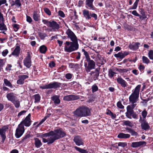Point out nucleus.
Wrapping results in <instances>:
<instances>
[{
	"label": "nucleus",
	"mask_w": 153,
	"mask_h": 153,
	"mask_svg": "<svg viewBox=\"0 0 153 153\" xmlns=\"http://www.w3.org/2000/svg\"><path fill=\"white\" fill-rule=\"evenodd\" d=\"M65 135V133L60 129H56L42 135L41 137H47L49 143L51 144L56 140L64 137Z\"/></svg>",
	"instance_id": "1"
},
{
	"label": "nucleus",
	"mask_w": 153,
	"mask_h": 153,
	"mask_svg": "<svg viewBox=\"0 0 153 153\" xmlns=\"http://www.w3.org/2000/svg\"><path fill=\"white\" fill-rule=\"evenodd\" d=\"M141 87V85H138L135 88L134 91L129 96V101L132 103V105L137 104L136 103L139 100V92Z\"/></svg>",
	"instance_id": "2"
},
{
	"label": "nucleus",
	"mask_w": 153,
	"mask_h": 153,
	"mask_svg": "<svg viewBox=\"0 0 153 153\" xmlns=\"http://www.w3.org/2000/svg\"><path fill=\"white\" fill-rule=\"evenodd\" d=\"M65 44L66 45L64 47V50L67 52H71L77 50L79 48L78 43L66 41Z\"/></svg>",
	"instance_id": "3"
},
{
	"label": "nucleus",
	"mask_w": 153,
	"mask_h": 153,
	"mask_svg": "<svg viewBox=\"0 0 153 153\" xmlns=\"http://www.w3.org/2000/svg\"><path fill=\"white\" fill-rule=\"evenodd\" d=\"M6 97L8 100L12 102L16 108L19 107L20 102L17 99L16 94L10 92L7 94Z\"/></svg>",
	"instance_id": "4"
},
{
	"label": "nucleus",
	"mask_w": 153,
	"mask_h": 153,
	"mask_svg": "<svg viewBox=\"0 0 153 153\" xmlns=\"http://www.w3.org/2000/svg\"><path fill=\"white\" fill-rule=\"evenodd\" d=\"M62 84L58 82H54L49 84L40 86V88L42 89H56L60 87Z\"/></svg>",
	"instance_id": "5"
},
{
	"label": "nucleus",
	"mask_w": 153,
	"mask_h": 153,
	"mask_svg": "<svg viewBox=\"0 0 153 153\" xmlns=\"http://www.w3.org/2000/svg\"><path fill=\"white\" fill-rule=\"evenodd\" d=\"M9 126L8 125L3 126L0 128V135L1 138V143H3L6 138V132L8 129Z\"/></svg>",
	"instance_id": "6"
},
{
	"label": "nucleus",
	"mask_w": 153,
	"mask_h": 153,
	"mask_svg": "<svg viewBox=\"0 0 153 153\" xmlns=\"http://www.w3.org/2000/svg\"><path fill=\"white\" fill-rule=\"evenodd\" d=\"M25 130L24 126L19 124L16 130L15 134L16 137L18 138L20 137L24 133Z\"/></svg>",
	"instance_id": "7"
},
{
	"label": "nucleus",
	"mask_w": 153,
	"mask_h": 153,
	"mask_svg": "<svg viewBox=\"0 0 153 153\" xmlns=\"http://www.w3.org/2000/svg\"><path fill=\"white\" fill-rule=\"evenodd\" d=\"M88 62V65H87V64L86 63L85 65V70L88 72H89L90 71L95 68V62L92 60H91L90 59L88 60H86Z\"/></svg>",
	"instance_id": "8"
},
{
	"label": "nucleus",
	"mask_w": 153,
	"mask_h": 153,
	"mask_svg": "<svg viewBox=\"0 0 153 153\" xmlns=\"http://www.w3.org/2000/svg\"><path fill=\"white\" fill-rule=\"evenodd\" d=\"M66 33L68 35V38L71 39L72 42L78 43L76 36L71 30L70 29L67 30L66 31Z\"/></svg>",
	"instance_id": "9"
},
{
	"label": "nucleus",
	"mask_w": 153,
	"mask_h": 153,
	"mask_svg": "<svg viewBox=\"0 0 153 153\" xmlns=\"http://www.w3.org/2000/svg\"><path fill=\"white\" fill-rule=\"evenodd\" d=\"M31 115L30 114H29L25 118V119L22 120L19 124H21L22 126L24 125L26 126H29L31 124V121L30 119Z\"/></svg>",
	"instance_id": "10"
},
{
	"label": "nucleus",
	"mask_w": 153,
	"mask_h": 153,
	"mask_svg": "<svg viewBox=\"0 0 153 153\" xmlns=\"http://www.w3.org/2000/svg\"><path fill=\"white\" fill-rule=\"evenodd\" d=\"M137 104H133L128 105L127 107V112L126 113V116L128 118L129 116L132 115L134 113L133 109L137 105Z\"/></svg>",
	"instance_id": "11"
},
{
	"label": "nucleus",
	"mask_w": 153,
	"mask_h": 153,
	"mask_svg": "<svg viewBox=\"0 0 153 153\" xmlns=\"http://www.w3.org/2000/svg\"><path fill=\"white\" fill-rule=\"evenodd\" d=\"M139 121L141 123V126L142 129L144 130H146L149 128L150 126L148 123L144 119H143L140 117Z\"/></svg>",
	"instance_id": "12"
},
{
	"label": "nucleus",
	"mask_w": 153,
	"mask_h": 153,
	"mask_svg": "<svg viewBox=\"0 0 153 153\" xmlns=\"http://www.w3.org/2000/svg\"><path fill=\"white\" fill-rule=\"evenodd\" d=\"M24 64L27 68H29L31 65V62L30 54H28L27 56L24 60Z\"/></svg>",
	"instance_id": "13"
},
{
	"label": "nucleus",
	"mask_w": 153,
	"mask_h": 153,
	"mask_svg": "<svg viewBox=\"0 0 153 153\" xmlns=\"http://www.w3.org/2000/svg\"><path fill=\"white\" fill-rule=\"evenodd\" d=\"M28 78L27 75H20L18 76V80L17 83L18 84L22 85L24 83L25 80Z\"/></svg>",
	"instance_id": "14"
},
{
	"label": "nucleus",
	"mask_w": 153,
	"mask_h": 153,
	"mask_svg": "<svg viewBox=\"0 0 153 153\" xmlns=\"http://www.w3.org/2000/svg\"><path fill=\"white\" fill-rule=\"evenodd\" d=\"M94 1V0H86V7L90 10H95V7L93 4V2Z\"/></svg>",
	"instance_id": "15"
},
{
	"label": "nucleus",
	"mask_w": 153,
	"mask_h": 153,
	"mask_svg": "<svg viewBox=\"0 0 153 153\" xmlns=\"http://www.w3.org/2000/svg\"><path fill=\"white\" fill-rule=\"evenodd\" d=\"M79 98V97L78 96L74 95H71L64 96L63 97V100L66 101H71L76 100Z\"/></svg>",
	"instance_id": "16"
},
{
	"label": "nucleus",
	"mask_w": 153,
	"mask_h": 153,
	"mask_svg": "<svg viewBox=\"0 0 153 153\" xmlns=\"http://www.w3.org/2000/svg\"><path fill=\"white\" fill-rule=\"evenodd\" d=\"M82 109L83 114L82 117L89 116L90 115V111L88 108L85 106H82Z\"/></svg>",
	"instance_id": "17"
},
{
	"label": "nucleus",
	"mask_w": 153,
	"mask_h": 153,
	"mask_svg": "<svg viewBox=\"0 0 153 153\" xmlns=\"http://www.w3.org/2000/svg\"><path fill=\"white\" fill-rule=\"evenodd\" d=\"M48 27H51L52 29L55 30L59 28V25L54 21H51Z\"/></svg>",
	"instance_id": "18"
},
{
	"label": "nucleus",
	"mask_w": 153,
	"mask_h": 153,
	"mask_svg": "<svg viewBox=\"0 0 153 153\" xmlns=\"http://www.w3.org/2000/svg\"><path fill=\"white\" fill-rule=\"evenodd\" d=\"M74 141L76 143V145L78 146L83 145L84 144L83 140L79 136L75 137L74 139Z\"/></svg>",
	"instance_id": "19"
},
{
	"label": "nucleus",
	"mask_w": 153,
	"mask_h": 153,
	"mask_svg": "<svg viewBox=\"0 0 153 153\" xmlns=\"http://www.w3.org/2000/svg\"><path fill=\"white\" fill-rule=\"evenodd\" d=\"M146 144V143L144 141L136 142L132 143L131 146L133 148H137L144 145H145Z\"/></svg>",
	"instance_id": "20"
},
{
	"label": "nucleus",
	"mask_w": 153,
	"mask_h": 153,
	"mask_svg": "<svg viewBox=\"0 0 153 153\" xmlns=\"http://www.w3.org/2000/svg\"><path fill=\"white\" fill-rule=\"evenodd\" d=\"M125 130H124L125 132L130 133L132 136H137L138 135L137 132L134 131L132 129L128 127H126L125 128Z\"/></svg>",
	"instance_id": "21"
},
{
	"label": "nucleus",
	"mask_w": 153,
	"mask_h": 153,
	"mask_svg": "<svg viewBox=\"0 0 153 153\" xmlns=\"http://www.w3.org/2000/svg\"><path fill=\"white\" fill-rule=\"evenodd\" d=\"M59 96L58 95H54L52 96L51 99L53 101L55 105L59 104L60 102V100L59 99Z\"/></svg>",
	"instance_id": "22"
},
{
	"label": "nucleus",
	"mask_w": 153,
	"mask_h": 153,
	"mask_svg": "<svg viewBox=\"0 0 153 153\" xmlns=\"http://www.w3.org/2000/svg\"><path fill=\"white\" fill-rule=\"evenodd\" d=\"M117 80V82L120 84L122 87H125L127 86V83L120 77H118Z\"/></svg>",
	"instance_id": "23"
},
{
	"label": "nucleus",
	"mask_w": 153,
	"mask_h": 153,
	"mask_svg": "<svg viewBox=\"0 0 153 153\" xmlns=\"http://www.w3.org/2000/svg\"><path fill=\"white\" fill-rule=\"evenodd\" d=\"M82 13L84 16L85 18L88 19H89L91 18V13H89L88 10H84L82 11Z\"/></svg>",
	"instance_id": "24"
},
{
	"label": "nucleus",
	"mask_w": 153,
	"mask_h": 153,
	"mask_svg": "<svg viewBox=\"0 0 153 153\" xmlns=\"http://www.w3.org/2000/svg\"><path fill=\"white\" fill-rule=\"evenodd\" d=\"M140 43L139 42H136L133 44H130L129 45L128 47L130 49L132 50H134L138 49Z\"/></svg>",
	"instance_id": "25"
},
{
	"label": "nucleus",
	"mask_w": 153,
	"mask_h": 153,
	"mask_svg": "<svg viewBox=\"0 0 153 153\" xmlns=\"http://www.w3.org/2000/svg\"><path fill=\"white\" fill-rule=\"evenodd\" d=\"M130 134L122 133H119L117 136L118 138L121 139H127L130 138Z\"/></svg>",
	"instance_id": "26"
},
{
	"label": "nucleus",
	"mask_w": 153,
	"mask_h": 153,
	"mask_svg": "<svg viewBox=\"0 0 153 153\" xmlns=\"http://www.w3.org/2000/svg\"><path fill=\"white\" fill-rule=\"evenodd\" d=\"M74 114L78 117H82V107L77 109L74 112Z\"/></svg>",
	"instance_id": "27"
},
{
	"label": "nucleus",
	"mask_w": 153,
	"mask_h": 153,
	"mask_svg": "<svg viewBox=\"0 0 153 153\" xmlns=\"http://www.w3.org/2000/svg\"><path fill=\"white\" fill-rule=\"evenodd\" d=\"M34 139L35 141L34 144L36 147L39 148L42 145L40 140L37 138L34 137Z\"/></svg>",
	"instance_id": "28"
},
{
	"label": "nucleus",
	"mask_w": 153,
	"mask_h": 153,
	"mask_svg": "<svg viewBox=\"0 0 153 153\" xmlns=\"http://www.w3.org/2000/svg\"><path fill=\"white\" fill-rule=\"evenodd\" d=\"M20 48L19 46H16L14 50L12 52L11 54L18 56L20 53Z\"/></svg>",
	"instance_id": "29"
},
{
	"label": "nucleus",
	"mask_w": 153,
	"mask_h": 153,
	"mask_svg": "<svg viewBox=\"0 0 153 153\" xmlns=\"http://www.w3.org/2000/svg\"><path fill=\"white\" fill-rule=\"evenodd\" d=\"M40 15L36 11H34L33 15V18L36 21H38L39 19Z\"/></svg>",
	"instance_id": "30"
},
{
	"label": "nucleus",
	"mask_w": 153,
	"mask_h": 153,
	"mask_svg": "<svg viewBox=\"0 0 153 153\" xmlns=\"http://www.w3.org/2000/svg\"><path fill=\"white\" fill-rule=\"evenodd\" d=\"M4 21H0V30H6L7 28L6 25L4 23Z\"/></svg>",
	"instance_id": "31"
},
{
	"label": "nucleus",
	"mask_w": 153,
	"mask_h": 153,
	"mask_svg": "<svg viewBox=\"0 0 153 153\" xmlns=\"http://www.w3.org/2000/svg\"><path fill=\"white\" fill-rule=\"evenodd\" d=\"M47 50V48L45 45H42L39 48L40 52L42 53H45Z\"/></svg>",
	"instance_id": "32"
},
{
	"label": "nucleus",
	"mask_w": 153,
	"mask_h": 153,
	"mask_svg": "<svg viewBox=\"0 0 153 153\" xmlns=\"http://www.w3.org/2000/svg\"><path fill=\"white\" fill-rule=\"evenodd\" d=\"M139 1V0H136L135 2L134 3L133 5L131 7L129 8V10H135L136 9L137 7L138 3Z\"/></svg>",
	"instance_id": "33"
},
{
	"label": "nucleus",
	"mask_w": 153,
	"mask_h": 153,
	"mask_svg": "<svg viewBox=\"0 0 153 153\" xmlns=\"http://www.w3.org/2000/svg\"><path fill=\"white\" fill-rule=\"evenodd\" d=\"M4 83L5 84V85L8 87H9L10 88H12L13 85L7 79H4Z\"/></svg>",
	"instance_id": "34"
},
{
	"label": "nucleus",
	"mask_w": 153,
	"mask_h": 153,
	"mask_svg": "<svg viewBox=\"0 0 153 153\" xmlns=\"http://www.w3.org/2000/svg\"><path fill=\"white\" fill-rule=\"evenodd\" d=\"M114 56L116 58H119L121 59H122L124 58L123 53L122 52H119L117 54H115Z\"/></svg>",
	"instance_id": "35"
},
{
	"label": "nucleus",
	"mask_w": 153,
	"mask_h": 153,
	"mask_svg": "<svg viewBox=\"0 0 153 153\" xmlns=\"http://www.w3.org/2000/svg\"><path fill=\"white\" fill-rule=\"evenodd\" d=\"M74 148L77 151L81 153H88V152L86 150L82 149L76 146H75Z\"/></svg>",
	"instance_id": "36"
},
{
	"label": "nucleus",
	"mask_w": 153,
	"mask_h": 153,
	"mask_svg": "<svg viewBox=\"0 0 153 153\" xmlns=\"http://www.w3.org/2000/svg\"><path fill=\"white\" fill-rule=\"evenodd\" d=\"M34 97L35 98V103H36L40 101V97L39 94H35L34 95Z\"/></svg>",
	"instance_id": "37"
},
{
	"label": "nucleus",
	"mask_w": 153,
	"mask_h": 153,
	"mask_svg": "<svg viewBox=\"0 0 153 153\" xmlns=\"http://www.w3.org/2000/svg\"><path fill=\"white\" fill-rule=\"evenodd\" d=\"M82 51L84 53V54L85 56V57L86 59V60H88L90 59V58L88 54V53L85 51V50L84 49H82Z\"/></svg>",
	"instance_id": "38"
},
{
	"label": "nucleus",
	"mask_w": 153,
	"mask_h": 153,
	"mask_svg": "<svg viewBox=\"0 0 153 153\" xmlns=\"http://www.w3.org/2000/svg\"><path fill=\"white\" fill-rule=\"evenodd\" d=\"M123 122L124 125L128 126L130 127H132L133 125L129 121L123 120Z\"/></svg>",
	"instance_id": "39"
},
{
	"label": "nucleus",
	"mask_w": 153,
	"mask_h": 153,
	"mask_svg": "<svg viewBox=\"0 0 153 153\" xmlns=\"http://www.w3.org/2000/svg\"><path fill=\"white\" fill-rule=\"evenodd\" d=\"M16 5V7H19L21 6V4L20 2V0H16L15 1V3L11 5L13 6Z\"/></svg>",
	"instance_id": "40"
},
{
	"label": "nucleus",
	"mask_w": 153,
	"mask_h": 153,
	"mask_svg": "<svg viewBox=\"0 0 153 153\" xmlns=\"http://www.w3.org/2000/svg\"><path fill=\"white\" fill-rule=\"evenodd\" d=\"M115 74V73L113 71L112 69H110L109 70L108 75L109 77L110 78H112L114 76V74Z\"/></svg>",
	"instance_id": "41"
},
{
	"label": "nucleus",
	"mask_w": 153,
	"mask_h": 153,
	"mask_svg": "<svg viewBox=\"0 0 153 153\" xmlns=\"http://www.w3.org/2000/svg\"><path fill=\"white\" fill-rule=\"evenodd\" d=\"M142 60L143 62L146 64H147L150 62V61L149 59L147 57L145 56H143L142 57Z\"/></svg>",
	"instance_id": "42"
},
{
	"label": "nucleus",
	"mask_w": 153,
	"mask_h": 153,
	"mask_svg": "<svg viewBox=\"0 0 153 153\" xmlns=\"http://www.w3.org/2000/svg\"><path fill=\"white\" fill-rule=\"evenodd\" d=\"M12 65L11 64H7L5 68V71L6 72H9L11 70Z\"/></svg>",
	"instance_id": "43"
},
{
	"label": "nucleus",
	"mask_w": 153,
	"mask_h": 153,
	"mask_svg": "<svg viewBox=\"0 0 153 153\" xmlns=\"http://www.w3.org/2000/svg\"><path fill=\"white\" fill-rule=\"evenodd\" d=\"M92 91L93 93H94L97 91L98 90V87L95 84L93 85L91 87Z\"/></svg>",
	"instance_id": "44"
},
{
	"label": "nucleus",
	"mask_w": 153,
	"mask_h": 153,
	"mask_svg": "<svg viewBox=\"0 0 153 153\" xmlns=\"http://www.w3.org/2000/svg\"><path fill=\"white\" fill-rule=\"evenodd\" d=\"M148 56L149 58L153 60V51L150 50L148 52Z\"/></svg>",
	"instance_id": "45"
},
{
	"label": "nucleus",
	"mask_w": 153,
	"mask_h": 153,
	"mask_svg": "<svg viewBox=\"0 0 153 153\" xmlns=\"http://www.w3.org/2000/svg\"><path fill=\"white\" fill-rule=\"evenodd\" d=\"M39 35L41 39H43L47 36V35L45 33H39Z\"/></svg>",
	"instance_id": "46"
},
{
	"label": "nucleus",
	"mask_w": 153,
	"mask_h": 153,
	"mask_svg": "<svg viewBox=\"0 0 153 153\" xmlns=\"http://www.w3.org/2000/svg\"><path fill=\"white\" fill-rule=\"evenodd\" d=\"M117 106L118 108L120 109H123L124 108V106L122 105L121 102L120 101L117 102Z\"/></svg>",
	"instance_id": "47"
},
{
	"label": "nucleus",
	"mask_w": 153,
	"mask_h": 153,
	"mask_svg": "<svg viewBox=\"0 0 153 153\" xmlns=\"http://www.w3.org/2000/svg\"><path fill=\"white\" fill-rule=\"evenodd\" d=\"M44 10L45 12L48 15L50 16L51 14V12L50 10L47 8H44Z\"/></svg>",
	"instance_id": "48"
},
{
	"label": "nucleus",
	"mask_w": 153,
	"mask_h": 153,
	"mask_svg": "<svg viewBox=\"0 0 153 153\" xmlns=\"http://www.w3.org/2000/svg\"><path fill=\"white\" fill-rule=\"evenodd\" d=\"M147 114V112L145 110H143L141 113V115L143 117V119L145 118Z\"/></svg>",
	"instance_id": "49"
},
{
	"label": "nucleus",
	"mask_w": 153,
	"mask_h": 153,
	"mask_svg": "<svg viewBox=\"0 0 153 153\" xmlns=\"http://www.w3.org/2000/svg\"><path fill=\"white\" fill-rule=\"evenodd\" d=\"M72 74H70V73H68L67 74L65 75V77L66 79H71L72 77Z\"/></svg>",
	"instance_id": "50"
},
{
	"label": "nucleus",
	"mask_w": 153,
	"mask_h": 153,
	"mask_svg": "<svg viewBox=\"0 0 153 153\" xmlns=\"http://www.w3.org/2000/svg\"><path fill=\"white\" fill-rule=\"evenodd\" d=\"M8 53V51L7 49H5L3 51L2 53V55L4 56H6Z\"/></svg>",
	"instance_id": "51"
},
{
	"label": "nucleus",
	"mask_w": 153,
	"mask_h": 153,
	"mask_svg": "<svg viewBox=\"0 0 153 153\" xmlns=\"http://www.w3.org/2000/svg\"><path fill=\"white\" fill-rule=\"evenodd\" d=\"M132 14L136 16L140 17L141 16L139 15L135 10H134L132 12Z\"/></svg>",
	"instance_id": "52"
},
{
	"label": "nucleus",
	"mask_w": 153,
	"mask_h": 153,
	"mask_svg": "<svg viewBox=\"0 0 153 153\" xmlns=\"http://www.w3.org/2000/svg\"><path fill=\"white\" fill-rule=\"evenodd\" d=\"M145 67L143 65L140 64L138 67V69L141 72H142L144 69Z\"/></svg>",
	"instance_id": "53"
},
{
	"label": "nucleus",
	"mask_w": 153,
	"mask_h": 153,
	"mask_svg": "<svg viewBox=\"0 0 153 153\" xmlns=\"http://www.w3.org/2000/svg\"><path fill=\"white\" fill-rule=\"evenodd\" d=\"M126 143H125L120 142L118 143V146H121L123 147L126 146Z\"/></svg>",
	"instance_id": "54"
},
{
	"label": "nucleus",
	"mask_w": 153,
	"mask_h": 153,
	"mask_svg": "<svg viewBox=\"0 0 153 153\" xmlns=\"http://www.w3.org/2000/svg\"><path fill=\"white\" fill-rule=\"evenodd\" d=\"M42 21L44 24H46L48 27L51 21H48L46 20L43 19Z\"/></svg>",
	"instance_id": "55"
},
{
	"label": "nucleus",
	"mask_w": 153,
	"mask_h": 153,
	"mask_svg": "<svg viewBox=\"0 0 153 153\" xmlns=\"http://www.w3.org/2000/svg\"><path fill=\"white\" fill-rule=\"evenodd\" d=\"M59 15L62 17H64L65 16V15L64 13L61 10H59L58 12Z\"/></svg>",
	"instance_id": "56"
},
{
	"label": "nucleus",
	"mask_w": 153,
	"mask_h": 153,
	"mask_svg": "<svg viewBox=\"0 0 153 153\" xmlns=\"http://www.w3.org/2000/svg\"><path fill=\"white\" fill-rule=\"evenodd\" d=\"M5 64L4 61L3 59H0V66L2 67Z\"/></svg>",
	"instance_id": "57"
},
{
	"label": "nucleus",
	"mask_w": 153,
	"mask_h": 153,
	"mask_svg": "<svg viewBox=\"0 0 153 153\" xmlns=\"http://www.w3.org/2000/svg\"><path fill=\"white\" fill-rule=\"evenodd\" d=\"M27 21L29 23H31L32 21V19L29 16H27Z\"/></svg>",
	"instance_id": "58"
},
{
	"label": "nucleus",
	"mask_w": 153,
	"mask_h": 153,
	"mask_svg": "<svg viewBox=\"0 0 153 153\" xmlns=\"http://www.w3.org/2000/svg\"><path fill=\"white\" fill-rule=\"evenodd\" d=\"M26 111L23 110L21 111L20 112L18 115V117H19L20 116L23 115V114H25L26 112Z\"/></svg>",
	"instance_id": "59"
},
{
	"label": "nucleus",
	"mask_w": 153,
	"mask_h": 153,
	"mask_svg": "<svg viewBox=\"0 0 153 153\" xmlns=\"http://www.w3.org/2000/svg\"><path fill=\"white\" fill-rule=\"evenodd\" d=\"M55 63L53 62H52L49 63V66L50 68H53L55 65Z\"/></svg>",
	"instance_id": "60"
},
{
	"label": "nucleus",
	"mask_w": 153,
	"mask_h": 153,
	"mask_svg": "<svg viewBox=\"0 0 153 153\" xmlns=\"http://www.w3.org/2000/svg\"><path fill=\"white\" fill-rule=\"evenodd\" d=\"M91 17H94L95 20H96L97 19V15L95 13L91 14Z\"/></svg>",
	"instance_id": "61"
},
{
	"label": "nucleus",
	"mask_w": 153,
	"mask_h": 153,
	"mask_svg": "<svg viewBox=\"0 0 153 153\" xmlns=\"http://www.w3.org/2000/svg\"><path fill=\"white\" fill-rule=\"evenodd\" d=\"M84 1H82V0H80L79 1L78 4V5L79 7H80L82 6V4L83 3Z\"/></svg>",
	"instance_id": "62"
},
{
	"label": "nucleus",
	"mask_w": 153,
	"mask_h": 153,
	"mask_svg": "<svg viewBox=\"0 0 153 153\" xmlns=\"http://www.w3.org/2000/svg\"><path fill=\"white\" fill-rule=\"evenodd\" d=\"M132 72L135 75H137L139 74V72L136 69H134L132 71Z\"/></svg>",
	"instance_id": "63"
},
{
	"label": "nucleus",
	"mask_w": 153,
	"mask_h": 153,
	"mask_svg": "<svg viewBox=\"0 0 153 153\" xmlns=\"http://www.w3.org/2000/svg\"><path fill=\"white\" fill-rule=\"evenodd\" d=\"M13 27L15 29H16V30L19 29V26L17 24H14L13 25Z\"/></svg>",
	"instance_id": "64"
}]
</instances>
